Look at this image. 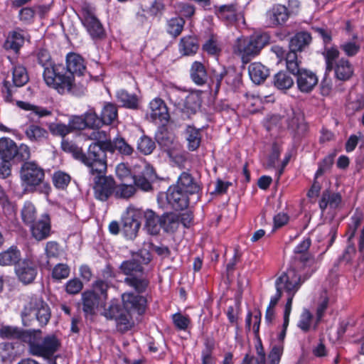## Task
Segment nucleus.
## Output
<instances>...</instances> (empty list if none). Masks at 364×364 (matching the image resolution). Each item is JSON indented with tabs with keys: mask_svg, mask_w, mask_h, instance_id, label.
Wrapping results in <instances>:
<instances>
[{
	"mask_svg": "<svg viewBox=\"0 0 364 364\" xmlns=\"http://www.w3.org/2000/svg\"><path fill=\"white\" fill-rule=\"evenodd\" d=\"M40 329L25 330L18 326L3 325L0 327V338L2 339H17L28 346L29 353L34 356L50 358L61 346L60 340L55 335L45 336L41 343Z\"/></svg>",
	"mask_w": 364,
	"mask_h": 364,
	"instance_id": "1",
	"label": "nucleus"
},
{
	"mask_svg": "<svg viewBox=\"0 0 364 364\" xmlns=\"http://www.w3.org/2000/svg\"><path fill=\"white\" fill-rule=\"evenodd\" d=\"M66 65H63V70L56 75L53 89L60 95L71 94L79 95L84 92L85 86L88 79L78 82L81 88L76 89L75 77H84L86 73V65L84 58L75 53H69L66 55Z\"/></svg>",
	"mask_w": 364,
	"mask_h": 364,
	"instance_id": "2",
	"label": "nucleus"
},
{
	"mask_svg": "<svg viewBox=\"0 0 364 364\" xmlns=\"http://www.w3.org/2000/svg\"><path fill=\"white\" fill-rule=\"evenodd\" d=\"M31 157V151L28 145L19 146L11 138H0V178L6 179L11 175L12 166Z\"/></svg>",
	"mask_w": 364,
	"mask_h": 364,
	"instance_id": "3",
	"label": "nucleus"
},
{
	"mask_svg": "<svg viewBox=\"0 0 364 364\" xmlns=\"http://www.w3.org/2000/svg\"><path fill=\"white\" fill-rule=\"evenodd\" d=\"M21 301L22 309L20 316L23 326H31L36 320L38 321L41 327L48 324L51 313L48 304L44 301L42 295L34 293L24 294Z\"/></svg>",
	"mask_w": 364,
	"mask_h": 364,
	"instance_id": "4",
	"label": "nucleus"
},
{
	"mask_svg": "<svg viewBox=\"0 0 364 364\" xmlns=\"http://www.w3.org/2000/svg\"><path fill=\"white\" fill-rule=\"evenodd\" d=\"M119 269L125 276L124 284L132 289L134 293L144 294L147 291L150 285V279L139 260L134 258L124 260Z\"/></svg>",
	"mask_w": 364,
	"mask_h": 364,
	"instance_id": "5",
	"label": "nucleus"
},
{
	"mask_svg": "<svg viewBox=\"0 0 364 364\" xmlns=\"http://www.w3.org/2000/svg\"><path fill=\"white\" fill-rule=\"evenodd\" d=\"M269 41L270 36L266 32L238 38L232 48L233 53L241 58L242 63L247 64L259 54Z\"/></svg>",
	"mask_w": 364,
	"mask_h": 364,
	"instance_id": "6",
	"label": "nucleus"
},
{
	"mask_svg": "<svg viewBox=\"0 0 364 364\" xmlns=\"http://www.w3.org/2000/svg\"><path fill=\"white\" fill-rule=\"evenodd\" d=\"M23 162L20 170L22 186L30 192L38 190L41 193L49 195L51 187L48 182L44 181L46 174L43 168L35 161Z\"/></svg>",
	"mask_w": 364,
	"mask_h": 364,
	"instance_id": "7",
	"label": "nucleus"
},
{
	"mask_svg": "<svg viewBox=\"0 0 364 364\" xmlns=\"http://www.w3.org/2000/svg\"><path fill=\"white\" fill-rule=\"evenodd\" d=\"M107 140H97L90 144L87 153L82 152L80 161L88 168L91 175L106 173L107 170L106 149Z\"/></svg>",
	"mask_w": 364,
	"mask_h": 364,
	"instance_id": "8",
	"label": "nucleus"
},
{
	"mask_svg": "<svg viewBox=\"0 0 364 364\" xmlns=\"http://www.w3.org/2000/svg\"><path fill=\"white\" fill-rule=\"evenodd\" d=\"M210 80L215 86V92H218L223 82L228 89L236 91L242 84V75L235 66L218 65L210 70Z\"/></svg>",
	"mask_w": 364,
	"mask_h": 364,
	"instance_id": "9",
	"label": "nucleus"
},
{
	"mask_svg": "<svg viewBox=\"0 0 364 364\" xmlns=\"http://www.w3.org/2000/svg\"><path fill=\"white\" fill-rule=\"evenodd\" d=\"M312 275V272H306L303 275L297 272L296 268H288L283 272L275 280L276 291L281 294L285 292L287 295L296 294L302 284Z\"/></svg>",
	"mask_w": 364,
	"mask_h": 364,
	"instance_id": "10",
	"label": "nucleus"
},
{
	"mask_svg": "<svg viewBox=\"0 0 364 364\" xmlns=\"http://www.w3.org/2000/svg\"><path fill=\"white\" fill-rule=\"evenodd\" d=\"M81 23L90 38L99 42L106 38L107 33L103 24L95 14V9L85 3L81 6Z\"/></svg>",
	"mask_w": 364,
	"mask_h": 364,
	"instance_id": "11",
	"label": "nucleus"
},
{
	"mask_svg": "<svg viewBox=\"0 0 364 364\" xmlns=\"http://www.w3.org/2000/svg\"><path fill=\"white\" fill-rule=\"evenodd\" d=\"M107 320H114L117 329L126 332L132 327V316L127 314L123 305L117 298L112 299L105 306L102 314Z\"/></svg>",
	"mask_w": 364,
	"mask_h": 364,
	"instance_id": "12",
	"label": "nucleus"
},
{
	"mask_svg": "<svg viewBox=\"0 0 364 364\" xmlns=\"http://www.w3.org/2000/svg\"><path fill=\"white\" fill-rule=\"evenodd\" d=\"M37 63L43 68V77L46 85L53 88L56 75L63 70V64H55L51 58L50 52L46 48H39L36 54Z\"/></svg>",
	"mask_w": 364,
	"mask_h": 364,
	"instance_id": "13",
	"label": "nucleus"
},
{
	"mask_svg": "<svg viewBox=\"0 0 364 364\" xmlns=\"http://www.w3.org/2000/svg\"><path fill=\"white\" fill-rule=\"evenodd\" d=\"M12 75L13 84L4 80L1 89L5 102L9 103L13 102V95L17 91V87L24 86L29 80L27 70L21 65L14 67Z\"/></svg>",
	"mask_w": 364,
	"mask_h": 364,
	"instance_id": "14",
	"label": "nucleus"
},
{
	"mask_svg": "<svg viewBox=\"0 0 364 364\" xmlns=\"http://www.w3.org/2000/svg\"><path fill=\"white\" fill-rule=\"evenodd\" d=\"M93 176L94 196L95 199L105 202L114 193L116 181L112 176H105V173H95Z\"/></svg>",
	"mask_w": 364,
	"mask_h": 364,
	"instance_id": "15",
	"label": "nucleus"
},
{
	"mask_svg": "<svg viewBox=\"0 0 364 364\" xmlns=\"http://www.w3.org/2000/svg\"><path fill=\"white\" fill-rule=\"evenodd\" d=\"M214 13L217 18L227 26H235L242 17V9L236 0L214 6Z\"/></svg>",
	"mask_w": 364,
	"mask_h": 364,
	"instance_id": "16",
	"label": "nucleus"
},
{
	"mask_svg": "<svg viewBox=\"0 0 364 364\" xmlns=\"http://www.w3.org/2000/svg\"><path fill=\"white\" fill-rule=\"evenodd\" d=\"M159 196H161L159 197V202L164 196L167 205L176 211L183 210L189 205V196L174 184L170 186L166 192L161 193Z\"/></svg>",
	"mask_w": 364,
	"mask_h": 364,
	"instance_id": "17",
	"label": "nucleus"
},
{
	"mask_svg": "<svg viewBox=\"0 0 364 364\" xmlns=\"http://www.w3.org/2000/svg\"><path fill=\"white\" fill-rule=\"evenodd\" d=\"M122 303L127 314L143 315L147 308V298L143 294L125 291L121 295Z\"/></svg>",
	"mask_w": 364,
	"mask_h": 364,
	"instance_id": "18",
	"label": "nucleus"
},
{
	"mask_svg": "<svg viewBox=\"0 0 364 364\" xmlns=\"http://www.w3.org/2000/svg\"><path fill=\"white\" fill-rule=\"evenodd\" d=\"M141 214V210L132 209L122 215V231L127 239L132 240L136 237L141 227L139 219Z\"/></svg>",
	"mask_w": 364,
	"mask_h": 364,
	"instance_id": "19",
	"label": "nucleus"
},
{
	"mask_svg": "<svg viewBox=\"0 0 364 364\" xmlns=\"http://www.w3.org/2000/svg\"><path fill=\"white\" fill-rule=\"evenodd\" d=\"M157 178L155 168L147 163L139 171L134 174V184L139 189L148 192L153 190L152 184Z\"/></svg>",
	"mask_w": 364,
	"mask_h": 364,
	"instance_id": "20",
	"label": "nucleus"
},
{
	"mask_svg": "<svg viewBox=\"0 0 364 364\" xmlns=\"http://www.w3.org/2000/svg\"><path fill=\"white\" fill-rule=\"evenodd\" d=\"M287 124L288 130L297 141H301L309 133V124L304 117L300 114L293 112L292 115L287 119Z\"/></svg>",
	"mask_w": 364,
	"mask_h": 364,
	"instance_id": "21",
	"label": "nucleus"
},
{
	"mask_svg": "<svg viewBox=\"0 0 364 364\" xmlns=\"http://www.w3.org/2000/svg\"><path fill=\"white\" fill-rule=\"evenodd\" d=\"M296 77L298 90L303 93L311 92L318 84V77L313 71L301 68L292 74Z\"/></svg>",
	"mask_w": 364,
	"mask_h": 364,
	"instance_id": "22",
	"label": "nucleus"
},
{
	"mask_svg": "<svg viewBox=\"0 0 364 364\" xmlns=\"http://www.w3.org/2000/svg\"><path fill=\"white\" fill-rule=\"evenodd\" d=\"M289 18L286 6L280 4H274L265 14L266 23L270 28L284 25Z\"/></svg>",
	"mask_w": 364,
	"mask_h": 364,
	"instance_id": "23",
	"label": "nucleus"
},
{
	"mask_svg": "<svg viewBox=\"0 0 364 364\" xmlns=\"http://www.w3.org/2000/svg\"><path fill=\"white\" fill-rule=\"evenodd\" d=\"M15 271L20 282L24 284H30L36 278L38 267L33 261L26 259L18 264Z\"/></svg>",
	"mask_w": 364,
	"mask_h": 364,
	"instance_id": "24",
	"label": "nucleus"
},
{
	"mask_svg": "<svg viewBox=\"0 0 364 364\" xmlns=\"http://www.w3.org/2000/svg\"><path fill=\"white\" fill-rule=\"evenodd\" d=\"M24 43L25 36L23 31L21 28L16 27L15 29L8 32L2 47L6 51H11L15 54H18Z\"/></svg>",
	"mask_w": 364,
	"mask_h": 364,
	"instance_id": "25",
	"label": "nucleus"
},
{
	"mask_svg": "<svg viewBox=\"0 0 364 364\" xmlns=\"http://www.w3.org/2000/svg\"><path fill=\"white\" fill-rule=\"evenodd\" d=\"M150 117L152 120H159L161 124H168L170 114L166 102L160 97H155L149 105Z\"/></svg>",
	"mask_w": 364,
	"mask_h": 364,
	"instance_id": "26",
	"label": "nucleus"
},
{
	"mask_svg": "<svg viewBox=\"0 0 364 364\" xmlns=\"http://www.w3.org/2000/svg\"><path fill=\"white\" fill-rule=\"evenodd\" d=\"M82 309L85 316H93L98 309L101 298L95 290H85L81 294Z\"/></svg>",
	"mask_w": 364,
	"mask_h": 364,
	"instance_id": "27",
	"label": "nucleus"
},
{
	"mask_svg": "<svg viewBox=\"0 0 364 364\" xmlns=\"http://www.w3.org/2000/svg\"><path fill=\"white\" fill-rule=\"evenodd\" d=\"M32 236L37 241L47 239L51 232L50 218L48 214L42 216V218L29 225Z\"/></svg>",
	"mask_w": 364,
	"mask_h": 364,
	"instance_id": "28",
	"label": "nucleus"
},
{
	"mask_svg": "<svg viewBox=\"0 0 364 364\" xmlns=\"http://www.w3.org/2000/svg\"><path fill=\"white\" fill-rule=\"evenodd\" d=\"M333 70L335 78L342 82L350 80L354 75L353 64L345 57H342L337 60Z\"/></svg>",
	"mask_w": 364,
	"mask_h": 364,
	"instance_id": "29",
	"label": "nucleus"
},
{
	"mask_svg": "<svg viewBox=\"0 0 364 364\" xmlns=\"http://www.w3.org/2000/svg\"><path fill=\"white\" fill-rule=\"evenodd\" d=\"M174 185L178 186L188 196L198 194L202 190L200 184L196 181L191 173L186 171H183L180 174Z\"/></svg>",
	"mask_w": 364,
	"mask_h": 364,
	"instance_id": "30",
	"label": "nucleus"
},
{
	"mask_svg": "<svg viewBox=\"0 0 364 364\" xmlns=\"http://www.w3.org/2000/svg\"><path fill=\"white\" fill-rule=\"evenodd\" d=\"M21 252L17 245H13L0 252V266L1 267H16L21 261Z\"/></svg>",
	"mask_w": 364,
	"mask_h": 364,
	"instance_id": "31",
	"label": "nucleus"
},
{
	"mask_svg": "<svg viewBox=\"0 0 364 364\" xmlns=\"http://www.w3.org/2000/svg\"><path fill=\"white\" fill-rule=\"evenodd\" d=\"M199 46L198 37L188 35L181 38L178 43V50L183 56H193L197 53Z\"/></svg>",
	"mask_w": 364,
	"mask_h": 364,
	"instance_id": "32",
	"label": "nucleus"
},
{
	"mask_svg": "<svg viewBox=\"0 0 364 364\" xmlns=\"http://www.w3.org/2000/svg\"><path fill=\"white\" fill-rule=\"evenodd\" d=\"M106 140L107 143H106L105 147L111 154H114L117 151L123 156H131L134 152V148L122 136H117L113 140Z\"/></svg>",
	"mask_w": 364,
	"mask_h": 364,
	"instance_id": "33",
	"label": "nucleus"
},
{
	"mask_svg": "<svg viewBox=\"0 0 364 364\" xmlns=\"http://www.w3.org/2000/svg\"><path fill=\"white\" fill-rule=\"evenodd\" d=\"M190 76L192 81L198 86L204 85L210 79V72L208 73L204 64L200 61H194L190 69Z\"/></svg>",
	"mask_w": 364,
	"mask_h": 364,
	"instance_id": "34",
	"label": "nucleus"
},
{
	"mask_svg": "<svg viewBox=\"0 0 364 364\" xmlns=\"http://www.w3.org/2000/svg\"><path fill=\"white\" fill-rule=\"evenodd\" d=\"M144 228L151 235H157L161 230V215L159 216L154 211L147 209L143 212Z\"/></svg>",
	"mask_w": 364,
	"mask_h": 364,
	"instance_id": "35",
	"label": "nucleus"
},
{
	"mask_svg": "<svg viewBox=\"0 0 364 364\" xmlns=\"http://www.w3.org/2000/svg\"><path fill=\"white\" fill-rule=\"evenodd\" d=\"M248 73L251 80L256 85L263 83L269 76V69L259 62H254L248 66Z\"/></svg>",
	"mask_w": 364,
	"mask_h": 364,
	"instance_id": "36",
	"label": "nucleus"
},
{
	"mask_svg": "<svg viewBox=\"0 0 364 364\" xmlns=\"http://www.w3.org/2000/svg\"><path fill=\"white\" fill-rule=\"evenodd\" d=\"M312 41L311 34L306 31L296 32L289 41V49L302 52L309 46Z\"/></svg>",
	"mask_w": 364,
	"mask_h": 364,
	"instance_id": "37",
	"label": "nucleus"
},
{
	"mask_svg": "<svg viewBox=\"0 0 364 364\" xmlns=\"http://www.w3.org/2000/svg\"><path fill=\"white\" fill-rule=\"evenodd\" d=\"M155 139L164 151L170 152L174 148V139L168 131L167 124H163L159 127Z\"/></svg>",
	"mask_w": 364,
	"mask_h": 364,
	"instance_id": "38",
	"label": "nucleus"
},
{
	"mask_svg": "<svg viewBox=\"0 0 364 364\" xmlns=\"http://www.w3.org/2000/svg\"><path fill=\"white\" fill-rule=\"evenodd\" d=\"M342 202V196L340 193H332L329 189L323 191L318 205L322 213L329 205L331 208L336 209Z\"/></svg>",
	"mask_w": 364,
	"mask_h": 364,
	"instance_id": "39",
	"label": "nucleus"
},
{
	"mask_svg": "<svg viewBox=\"0 0 364 364\" xmlns=\"http://www.w3.org/2000/svg\"><path fill=\"white\" fill-rule=\"evenodd\" d=\"M116 97L123 107L134 110L139 109V97L135 93H129L122 89L117 92Z\"/></svg>",
	"mask_w": 364,
	"mask_h": 364,
	"instance_id": "40",
	"label": "nucleus"
},
{
	"mask_svg": "<svg viewBox=\"0 0 364 364\" xmlns=\"http://www.w3.org/2000/svg\"><path fill=\"white\" fill-rule=\"evenodd\" d=\"M185 134L188 149L191 151H196L200 147L202 141L200 129L188 125L186 129Z\"/></svg>",
	"mask_w": 364,
	"mask_h": 364,
	"instance_id": "41",
	"label": "nucleus"
},
{
	"mask_svg": "<svg viewBox=\"0 0 364 364\" xmlns=\"http://www.w3.org/2000/svg\"><path fill=\"white\" fill-rule=\"evenodd\" d=\"M324 62H325V70L326 73L333 71L334 65L339 59L340 51L336 46L333 45L331 47L324 46L323 50L321 53Z\"/></svg>",
	"mask_w": 364,
	"mask_h": 364,
	"instance_id": "42",
	"label": "nucleus"
},
{
	"mask_svg": "<svg viewBox=\"0 0 364 364\" xmlns=\"http://www.w3.org/2000/svg\"><path fill=\"white\" fill-rule=\"evenodd\" d=\"M25 134L31 142L41 143L48 137V132L42 127L31 124L25 130Z\"/></svg>",
	"mask_w": 364,
	"mask_h": 364,
	"instance_id": "43",
	"label": "nucleus"
},
{
	"mask_svg": "<svg viewBox=\"0 0 364 364\" xmlns=\"http://www.w3.org/2000/svg\"><path fill=\"white\" fill-rule=\"evenodd\" d=\"M288 70H281L276 73L273 77L274 86L280 90L290 89L294 84V80Z\"/></svg>",
	"mask_w": 364,
	"mask_h": 364,
	"instance_id": "44",
	"label": "nucleus"
},
{
	"mask_svg": "<svg viewBox=\"0 0 364 364\" xmlns=\"http://www.w3.org/2000/svg\"><path fill=\"white\" fill-rule=\"evenodd\" d=\"M294 266L291 267L290 268H296L297 272L301 270H305L306 268L308 269V273L312 272L310 270L312 265L314 263V258L313 255L309 252L301 253V254H295L294 256Z\"/></svg>",
	"mask_w": 364,
	"mask_h": 364,
	"instance_id": "45",
	"label": "nucleus"
},
{
	"mask_svg": "<svg viewBox=\"0 0 364 364\" xmlns=\"http://www.w3.org/2000/svg\"><path fill=\"white\" fill-rule=\"evenodd\" d=\"M179 228L178 215L173 213H164L161 215V229L166 233H174Z\"/></svg>",
	"mask_w": 364,
	"mask_h": 364,
	"instance_id": "46",
	"label": "nucleus"
},
{
	"mask_svg": "<svg viewBox=\"0 0 364 364\" xmlns=\"http://www.w3.org/2000/svg\"><path fill=\"white\" fill-rule=\"evenodd\" d=\"M118 117L117 105L112 102H106L101 111L100 119L102 125L112 124Z\"/></svg>",
	"mask_w": 364,
	"mask_h": 364,
	"instance_id": "47",
	"label": "nucleus"
},
{
	"mask_svg": "<svg viewBox=\"0 0 364 364\" xmlns=\"http://www.w3.org/2000/svg\"><path fill=\"white\" fill-rule=\"evenodd\" d=\"M185 23L186 21L181 16L171 18L166 24L167 33L174 38H177L183 31Z\"/></svg>",
	"mask_w": 364,
	"mask_h": 364,
	"instance_id": "48",
	"label": "nucleus"
},
{
	"mask_svg": "<svg viewBox=\"0 0 364 364\" xmlns=\"http://www.w3.org/2000/svg\"><path fill=\"white\" fill-rule=\"evenodd\" d=\"M17 343L1 342L0 343V360L3 363H11L17 356L16 350Z\"/></svg>",
	"mask_w": 364,
	"mask_h": 364,
	"instance_id": "49",
	"label": "nucleus"
},
{
	"mask_svg": "<svg viewBox=\"0 0 364 364\" xmlns=\"http://www.w3.org/2000/svg\"><path fill=\"white\" fill-rule=\"evenodd\" d=\"M166 95L174 106H181L184 101L185 90L171 85L166 87Z\"/></svg>",
	"mask_w": 364,
	"mask_h": 364,
	"instance_id": "50",
	"label": "nucleus"
},
{
	"mask_svg": "<svg viewBox=\"0 0 364 364\" xmlns=\"http://www.w3.org/2000/svg\"><path fill=\"white\" fill-rule=\"evenodd\" d=\"M82 117L87 128L98 129L103 126L100 117L97 115L94 108H90L87 109L82 114Z\"/></svg>",
	"mask_w": 364,
	"mask_h": 364,
	"instance_id": "51",
	"label": "nucleus"
},
{
	"mask_svg": "<svg viewBox=\"0 0 364 364\" xmlns=\"http://www.w3.org/2000/svg\"><path fill=\"white\" fill-rule=\"evenodd\" d=\"M136 149L144 155H150L156 149V144L151 137L144 134L137 140Z\"/></svg>",
	"mask_w": 364,
	"mask_h": 364,
	"instance_id": "52",
	"label": "nucleus"
},
{
	"mask_svg": "<svg viewBox=\"0 0 364 364\" xmlns=\"http://www.w3.org/2000/svg\"><path fill=\"white\" fill-rule=\"evenodd\" d=\"M21 218L24 224L30 225L36 221V209L31 201H26L21 212Z\"/></svg>",
	"mask_w": 364,
	"mask_h": 364,
	"instance_id": "53",
	"label": "nucleus"
},
{
	"mask_svg": "<svg viewBox=\"0 0 364 364\" xmlns=\"http://www.w3.org/2000/svg\"><path fill=\"white\" fill-rule=\"evenodd\" d=\"M336 156V151L326 156L318 164V167L316 170L314 178L316 179L323 176L326 171L331 170L334 164V159Z\"/></svg>",
	"mask_w": 364,
	"mask_h": 364,
	"instance_id": "54",
	"label": "nucleus"
},
{
	"mask_svg": "<svg viewBox=\"0 0 364 364\" xmlns=\"http://www.w3.org/2000/svg\"><path fill=\"white\" fill-rule=\"evenodd\" d=\"M297 52L299 51L289 49V51L287 53L284 57L287 70L291 74L294 72H298V70L301 68V61L298 59Z\"/></svg>",
	"mask_w": 364,
	"mask_h": 364,
	"instance_id": "55",
	"label": "nucleus"
},
{
	"mask_svg": "<svg viewBox=\"0 0 364 364\" xmlns=\"http://www.w3.org/2000/svg\"><path fill=\"white\" fill-rule=\"evenodd\" d=\"M71 181L70 176L62 171H55L52 176L53 186L56 189L65 190L67 188Z\"/></svg>",
	"mask_w": 364,
	"mask_h": 364,
	"instance_id": "56",
	"label": "nucleus"
},
{
	"mask_svg": "<svg viewBox=\"0 0 364 364\" xmlns=\"http://www.w3.org/2000/svg\"><path fill=\"white\" fill-rule=\"evenodd\" d=\"M36 15L35 7L25 6L18 11V18L24 25H31L35 21Z\"/></svg>",
	"mask_w": 364,
	"mask_h": 364,
	"instance_id": "57",
	"label": "nucleus"
},
{
	"mask_svg": "<svg viewBox=\"0 0 364 364\" xmlns=\"http://www.w3.org/2000/svg\"><path fill=\"white\" fill-rule=\"evenodd\" d=\"M202 50L208 55L213 57H218L222 53V48L219 45L218 41L213 36H210V38L207 40L204 44H203Z\"/></svg>",
	"mask_w": 364,
	"mask_h": 364,
	"instance_id": "58",
	"label": "nucleus"
},
{
	"mask_svg": "<svg viewBox=\"0 0 364 364\" xmlns=\"http://www.w3.org/2000/svg\"><path fill=\"white\" fill-rule=\"evenodd\" d=\"M48 129L53 136L60 137L62 140L65 139V137L71 134L68 124H65L62 122L50 123Z\"/></svg>",
	"mask_w": 364,
	"mask_h": 364,
	"instance_id": "59",
	"label": "nucleus"
},
{
	"mask_svg": "<svg viewBox=\"0 0 364 364\" xmlns=\"http://www.w3.org/2000/svg\"><path fill=\"white\" fill-rule=\"evenodd\" d=\"M339 48L348 58L355 57L360 50V45L354 41H347L340 44Z\"/></svg>",
	"mask_w": 364,
	"mask_h": 364,
	"instance_id": "60",
	"label": "nucleus"
},
{
	"mask_svg": "<svg viewBox=\"0 0 364 364\" xmlns=\"http://www.w3.org/2000/svg\"><path fill=\"white\" fill-rule=\"evenodd\" d=\"M171 318L175 328L178 331H186L191 323L188 315H183L180 312L173 314Z\"/></svg>",
	"mask_w": 364,
	"mask_h": 364,
	"instance_id": "61",
	"label": "nucleus"
},
{
	"mask_svg": "<svg viewBox=\"0 0 364 364\" xmlns=\"http://www.w3.org/2000/svg\"><path fill=\"white\" fill-rule=\"evenodd\" d=\"M204 348L201 351V360H216L213 355L215 341L213 337H206L203 342Z\"/></svg>",
	"mask_w": 364,
	"mask_h": 364,
	"instance_id": "62",
	"label": "nucleus"
},
{
	"mask_svg": "<svg viewBox=\"0 0 364 364\" xmlns=\"http://www.w3.org/2000/svg\"><path fill=\"white\" fill-rule=\"evenodd\" d=\"M61 149L65 152L71 154L78 161H80V159L82 156V149L77 146L73 141L67 139H63L61 141Z\"/></svg>",
	"mask_w": 364,
	"mask_h": 364,
	"instance_id": "63",
	"label": "nucleus"
},
{
	"mask_svg": "<svg viewBox=\"0 0 364 364\" xmlns=\"http://www.w3.org/2000/svg\"><path fill=\"white\" fill-rule=\"evenodd\" d=\"M283 351L282 343L273 346L268 354L267 361L265 360V364H279Z\"/></svg>",
	"mask_w": 364,
	"mask_h": 364,
	"instance_id": "64",
	"label": "nucleus"
}]
</instances>
